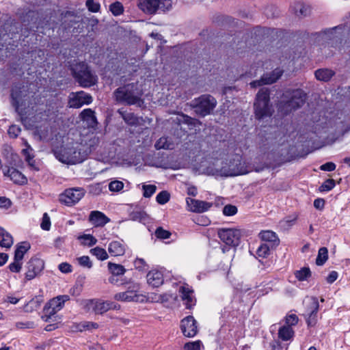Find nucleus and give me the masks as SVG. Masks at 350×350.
Listing matches in <instances>:
<instances>
[{"mask_svg":"<svg viewBox=\"0 0 350 350\" xmlns=\"http://www.w3.org/2000/svg\"><path fill=\"white\" fill-rule=\"evenodd\" d=\"M70 299L69 295H59L52 299H51L49 302L50 306H51L53 308L56 309V310H60L64 306L66 301Z\"/></svg>","mask_w":350,"mask_h":350,"instance_id":"c756f323","label":"nucleus"},{"mask_svg":"<svg viewBox=\"0 0 350 350\" xmlns=\"http://www.w3.org/2000/svg\"><path fill=\"white\" fill-rule=\"evenodd\" d=\"M44 267V261L36 257L31 258L27 263V271L25 273V278L31 280L41 273Z\"/></svg>","mask_w":350,"mask_h":350,"instance_id":"2eb2a0df","label":"nucleus"},{"mask_svg":"<svg viewBox=\"0 0 350 350\" xmlns=\"http://www.w3.org/2000/svg\"><path fill=\"white\" fill-rule=\"evenodd\" d=\"M295 9V14L298 16H306L310 12L309 7L301 3L297 4Z\"/></svg>","mask_w":350,"mask_h":350,"instance_id":"79ce46f5","label":"nucleus"},{"mask_svg":"<svg viewBox=\"0 0 350 350\" xmlns=\"http://www.w3.org/2000/svg\"><path fill=\"white\" fill-rule=\"evenodd\" d=\"M21 131V129L20 126L12 124L9 127L8 133L10 137L16 138L19 135Z\"/></svg>","mask_w":350,"mask_h":350,"instance_id":"5fc2aeb1","label":"nucleus"},{"mask_svg":"<svg viewBox=\"0 0 350 350\" xmlns=\"http://www.w3.org/2000/svg\"><path fill=\"white\" fill-rule=\"evenodd\" d=\"M184 349L185 350H200V342L195 341V342H187L185 345Z\"/></svg>","mask_w":350,"mask_h":350,"instance_id":"13d9d810","label":"nucleus"},{"mask_svg":"<svg viewBox=\"0 0 350 350\" xmlns=\"http://www.w3.org/2000/svg\"><path fill=\"white\" fill-rule=\"evenodd\" d=\"M85 330L95 329L98 327V325L96 323L85 321Z\"/></svg>","mask_w":350,"mask_h":350,"instance_id":"774afa93","label":"nucleus"},{"mask_svg":"<svg viewBox=\"0 0 350 350\" xmlns=\"http://www.w3.org/2000/svg\"><path fill=\"white\" fill-rule=\"evenodd\" d=\"M217 103L216 99L213 96L203 94L192 100L191 105L198 115L204 117L214 110Z\"/></svg>","mask_w":350,"mask_h":350,"instance_id":"0eeeda50","label":"nucleus"},{"mask_svg":"<svg viewBox=\"0 0 350 350\" xmlns=\"http://www.w3.org/2000/svg\"><path fill=\"white\" fill-rule=\"evenodd\" d=\"M22 264L21 260H17L14 258V262L9 265L8 269L11 272L19 273L22 269Z\"/></svg>","mask_w":350,"mask_h":350,"instance_id":"3c124183","label":"nucleus"},{"mask_svg":"<svg viewBox=\"0 0 350 350\" xmlns=\"http://www.w3.org/2000/svg\"><path fill=\"white\" fill-rule=\"evenodd\" d=\"M180 297L187 309H191L196 304V299L193 295V291L188 285L181 286L179 288Z\"/></svg>","mask_w":350,"mask_h":350,"instance_id":"6ab92c4d","label":"nucleus"},{"mask_svg":"<svg viewBox=\"0 0 350 350\" xmlns=\"http://www.w3.org/2000/svg\"><path fill=\"white\" fill-rule=\"evenodd\" d=\"M27 96V91L21 85H14L12 87L10 91L11 104L21 118L25 115V112L22 107L25 105V98Z\"/></svg>","mask_w":350,"mask_h":350,"instance_id":"1a4fd4ad","label":"nucleus"},{"mask_svg":"<svg viewBox=\"0 0 350 350\" xmlns=\"http://www.w3.org/2000/svg\"><path fill=\"white\" fill-rule=\"evenodd\" d=\"M30 248V245L28 243L24 242L18 245L16 249L14 252V257L15 260L22 261L25 254L29 250Z\"/></svg>","mask_w":350,"mask_h":350,"instance_id":"2f4dec72","label":"nucleus"},{"mask_svg":"<svg viewBox=\"0 0 350 350\" xmlns=\"http://www.w3.org/2000/svg\"><path fill=\"white\" fill-rule=\"evenodd\" d=\"M180 328L184 336L193 337L198 333L197 321L193 316H187L181 321Z\"/></svg>","mask_w":350,"mask_h":350,"instance_id":"f3484780","label":"nucleus"},{"mask_svg":"<svg viewBox=\"0 0 350 350\" xmlns=\"http://www.w3.org/2000/svg\"><path fill=\"white\" fill-rule=\"evenodd\" d=\"M57 312H58V310H56V309L53 308L49 303H47L43 308L44 315L42 316V319L44 321H48L49 319Z\"/></svg>","mask_w":350,"mask_h":350,"instance_id":"4c0bfd02","label":"nucleus"},{"mask_svg":"<svg viewBox=\"0 0 350 350\" xmlns=\"http://www.w3.org/2000/svg\"><path fill=\"white\" fill-rule=\"evenodd\" d=\"M89 221L95 226H104L110 219L103 213L93 211L90 213Z\"/></svg>","mask_w":350,"mask_h":350,"instance_id":"412c9836","label":"nucleus"},{"mask_svg":"<svg viewBox=\"0 0 350 350\" xmlns=\"http://www.w3.org/2000/svg\"><path fill=\"white\" fill-rule=\"evenodd\" d=\"M108 251L113 256H120L124 254L126 246L123 241H113L109 244Z\"/></svg>","mask_w":350,"mask_h":350,"instance_id":"5701e85b","label":"nucleus"},{"mask_svg":"<svg viewBox=\"0 0 350 350\" xmlns=\"http://www.w3.org/2000/svg\"><path fill=\"white\" fill-rule=\"evenodd\" d=\"M219 161L210 163L207 167L203 169V174L208 176H224L223 174V165L218 164Z\"/></svg>","mask_w":350,"mask_h":350,"instance_id":"393cba45","label":"nucleus"},{"mask_svg":"<svg viewBox=\"0 0 350 350\" xmlns=\"http://www.w3.org/2000/svg\"><path fill=\"white\" fill-rule=\"evenodd\" d=\"M335 75V72L328 68H320L314 72L315 77L321 81H328Z\"/></svg>","mask_w":350,"mask_h":350,"instance_id":"cd10ccee","label":"nucleus"},{"mask_svg":"<svg viewBox=\"0 0 350 350\" xmlns=\"http://www.w3.org/2000/svg\"><path fill=\"white\" fill-rule=\"evenodd\" d=\"M12 206L11 200L6 197H0V208H9Z\"/></svg>","mask_w":350,"mask_h":350,"instance_id":"052dcab7","label":"nucleus"},{"mask_svg":"<svg viewBox=\"0 0 350 350\" xmlns=\"http://www.w3.org/2000/svg\"><path fill=\"white\" fill-rule=\"evenodd\" d=\"M270 93L268 88L259 90L254 104L255 116L257 119L269 117L272 114V105L270 103Z\"/></svg>","mask_w":350,"mask_h":350,"instance_id":"20e7f679","label":"nucleus"},{"mask_svg":"<svg viewBox=\"0 0 350 350\" xmlns=\"http://www.w3.org/2000/svg\"><path fill=\"white\" fill-rule=\"evenodd\" d=\"M33 154H27L26 157V161L28 163V164L34 170L38 171L39 169L36 167L35 165V161L33 159Z\"/></svg>","mask_w":350,"mask_h":350,"instance_id":"338daca9","label":"nucleus"},{"mask_svg":"<svg viewBox=\"0 0 350 350\" xmlns=\"http://www.w3.org/2000/svg\"><path fill=\"white\" fill-rule=\"evenodd\" d=\"M79 265L83 267L90 269L92 267V262L88 256H83L77 258Z\"/></svg>","mask_w":350,"mask_h":350,"instance_id":"a18cd8bd","label":"nucleus"},{"mask_svg":"<svg viewBox=\"0 0 350 350\" xmlns=\"http://www.w3.org/2000/svg\"><path fill=\"white\" fill-rule=\"evenodd\" d=\"M338 274L336 271H332L329 273L327 277V282L329 284H332L338 278Z\"/></svg>","mask_w":350,"mask_h":350,"instance_id":"0e129e2a","label":"nucleus"},{"mask_svg":"<svg viewBox=\"0 0 350 350\" xmlns=\"http://www.w3.org/2000/svg\"><path fill=\"white\" fill-rule=\"evenodd\" d=\"M308 306L307 308L308 318L306 322L308 326L312 327L316 325L317 322V312L319 308L318 299L312 297L308 299Z\"/></svg>","mask_w":350,"mask_h":350,"instance_id":"a211bd4d","label":"nucleus"},{"mask_svg":"<svg viewBox=\"0 0 350 350\" xmlns=\"http://www.w3.org/2000/svg\"><path fill=\"white\" fill-rule=\"evenodd\" d=\"M154 147L157 150H172L174 147V144L169 137H161L156 142Z\"/></svg>","mask_w":350,"mask_h":350,"instance_id":"c85d7f7f","label":"nucleus"},{"mask_svg":"<svg viewBox=\"0 0 350 350\" xmlns=\"http://www.w3.org/2000/svg\"><path fill=\"white\" fill-rule=\"evenodd\" d=\"M142 189L144 197L150 198L155 193L157 187L153 185H143Z\"/></svg>","mask_w":350,"mask_h":350,"instance_id":"c03bdc74","label":"nucleus"},{"mask_svg":"<svg viewBox=\"0 0 350 350\" xmlns=\"http://www.w3.org/2000/svg\"><path fill=\"white\" fill-rule=\"evenodd\" d=\"M83 196L84 191L81 188L68 189L59 195V201L67 206H72L78 202Z\"/></svg>","mask_w":350,"mask_h":350,"instance_id":"f8f14e48","label":"nucleus"},{"mask_svg":"<svg viewBox=\"0 0 350 350\" xmlns=\"http://www.w3.org/2000/svg\"><path fill=\"white\" fill-rule=\"evenodd\" d=\"M170 195L167 191H162L156 197V200L159 204H165L170 200Z\"/></svg>","mask_w":350,"mask_h":350,"instance_id":"37998d69","label":"nucleus"},{"mask_svg":"<svg viewBox=\"0 0 350 350\" xmlns=\"http://www.w3.org/2000/svg\"><path fill=\"white\" fill-rule=\"evenodd\" d=\"M7 174L15 184L23 185L27 183L26 176L14 167L8 169Z\"/></svg>","mask_w":350,"mask_h":350,"instance_id":"b1692460","label":"nucleus"},{"mask_svg":"<svg viewBox=\"0 0 350 350\" xmlns=\"http://www.w3.org/2000/svg\"><path fill=\"white\" fill-rule=\"evenodd\" d=\"M143 91L137 83H131L119 87L113 92L116 100L128 105L142 107L144 100L142 98Z\"/></svg>","mask_w":350,"mask_h":350,"instance_id":"f03ea898","label":"nucleus"},{"mask_svg":"<svg viewBox=\"0 0 350 350\" xmlns=\"http://www.w3.org/2000/svg\"><path fill=\"white\" fill-rule=\"evenodd\" d=\"M298 317L295 314L287 315L286 317V326L295 325L298 323Z\"/></svg>","mask_w":350,"mask_h":350,"instance_id":"4d7b16f0","label":"nucleus"},{"mask_svg":"<svg viewBox=\"0 0 350 350\" xmlns=\"http://www.w3.org/2000/svg\"><path fill=\"white\" fill-rule=\"evenodd\" d=\"M90 253L100 260H107L109 257L106 250L100 247H96L90 250Z\"/></svg>","mask_w":350,"mask_h":350,"instance_id":"c9c22d12","label":"nucleus"},{"mask_svg":"<svg viewBox=\"0 0 350 350\" xmlns=\"http://www.w3.org/2000/svg\"><path fill=\"white\" fill-rule=\"evenodd\" d=\"M155 235L158 239H166L170 237L171 232L168 230H164L161 227H159L155 230Z\"/></svg>","mask_w":350,"mask_h":350,"instance_id":"de8ad7c7","label":"nucleus"},{"mask_svg":"<svg viewBox=\"0 0 350 350\" xmlns=\"http://www.w3.org/2000/svg\"><path fill=\"white\" fill-rule=\"evenodd\" d=\"M82 119L87 122L88 126L90 128H95L98 124L94 111L91 109H85L81 113Z\"/></svg>","mask_w":350,"mask_h":350,"instance_id":"a878e982","label":"nucleus"},{"mask_svg":"<svg viewBox=\"0 0 350 350\" xmlns=\"http://www.w3.org/2000/svg\"><path fill=\"white\" fill-rule=\"evenodd\" d=\"M85 5L88 10L92 12H98L100 8V4L94 0H87Z\"/></svg>","mask_w":350,"mask_h":350,"instance_id":"864d4df0","label":"nucleus"},{"mask_svg":"<svg viewBox=\"0 0 350 350\" xmlns=\"http://www.w3.org/2000/svg\"><path fill=\"white\" fill-rule=\"evenodd\" d=\"M109 10L114 16H120L124 12V7L120 2L116 1L110 5Z\"/></svg>","mask_w":350,"mask_h":350,"instance_id":"58836bf2","label":"nucleus"},{"mask_svg":"<svg viewBox=\"0 0 350 350\" xmlns=\"http://www.w3.org/2000/svg\"><path fill=\"white\" fill-rule=\"evenodd\" d=\"M259 235L262 240L267 242L273 243V245H278L279 243V239L277 234L271 230L262 231Z\"/></svg>","mask_w":350,"mask_h":350,"instance_id":"473e14b6","label":"nucleus"},{"mask_svg":"<svg viewBox=\"0 0 350 350\" xmlns=\"http://www.w3.org/2000/svg\"><path fill=\"white\" fill-rule=\"evenodd\" d=\"M78 239L83 240L81 243L83 245H87L88 247L93 246L97 243V239L91 234H84L79 236Z\"/></svg>","mask_w":350,"mask_h":350,"instance_id":"e433bc0d","label":"nucleus"},{"mask_svg":"<svg viewBox=\"0 0 350 350\" xmlns=\"http://www.w3.org/2000/svg\"><path fill=\"white\" fill-rule=\"evenodd\" d=\"M148 283L152 287H159L163 283V273L157 270L149 271L146 275Z\"/></svg>","mask_w":350,"mask_h":350,"instance_id":"4be33fe9","label":"nucleus"},{"mask_svg":"<svg viewBox=\"0 0 350 350\" xmlns=\"http://www.w3.org/2000/svg\"><path fill=\"white\" fill-rule=\"evenodd\" d=\"M124 187V183L120 180L111 181L109 185V189L111 191H120Z\"/></svg>","mask_w":350,"mask_h":350,"instance_id":"603ef678","label":"nucleus"},{"mask_svg":"<svg viewBox=\"0 0 350 350\" xmlns=\"http://www.w3.org/2000/svg\"><path fill=\"white\" fill-rule=\"evenodd\" d=\"M118 113L129 125L135 126L139 123L138 118L133 112H128L122 108L118 110Z\"/></svg>","mask_w":350,"mask_h":350,"instance_id":"bb28decb","label":"nucleus"},{"mask_svg":"<svg viewBox=\"0 0 350 350\" xmlns=\"http://www.w3.org/2000/svg\"><path fill=\"white\" fill-rule=\"evenodd\" d=\"M306 95L301 90H287L279 104V110L284 115L300 108L306 102Z\"/></svg>","mask_w":350,"mask_h":350,"instance_id":"7ed1b4c3","label":"nucleus"},{"mask_svg":"<svg viewBox=\"0 0 350 350\" xmlns=\"http://www.w3.org/2000/svg\"><path fill=\"white\" fill-rule=\"evenodd\" d=\"M186 202L188 210L195 213L205 212L212 206V203L193 199L191 198H187Z\"/></svg>","mask_w":350,"mask_h":350,"instance_id":"aec40b11","label":"nucleus"},{"mask_svg":"<svg viewBox=\"0 0 350 350\" xmlns=\"http://www.w3.org/2000/svg\"><path fill=\"white\" fill-rule=\"evenodd\" d=\"M283 74V70L280 68H275L272 72L264 74L260 79L255 80L250 83V85L256 88L265 84H272L279 79Z\"/></svg>","mask_w":350,"mask_h":350,"instance_id":"4468645a","label":"nucleus"},{"mask_svg":"<svg viewBox=\"0 0 350 350\" xmlns=\"http://www.w3.org/2000/svg\"><path fill=\"white\" fill-rule=\"evenodd\" d=\"M73 77L81 86L89 88L96 84L97 77L90 70L85 62H79L71 67Z\"/></svg>","mask_w":350,"mask_h":350,"instance_id":"39448f33","label":"nucleus"},{"mask_svg":"<svg viewBox=\"0 0 350 350\" xmlns=\"http://www.w3.org/2000/svg\"><path fill=\"white\" fill-rule=\"evenodd\" d=\"M135 268L140 271L148 269V265L143 258H137L134 261Z\"/></svg>","mask_w":350,"mask_h":350,"instance_id":"09e8293b","label":"nucleus"},{"mask_svg":"<svg viewBox=\"0 0 350 350\" xmlns=\"http://www.w3.org/2000/svg\"><path fill=\"white\" fill-rule=\"evenodd\" d=\"M139 289V286L138 284H131L126 291L116 293L114 295V299L118 301L126 302L139 301L140 298L142 297L143 296L137 293Z\"/></svg>","mask_w":350,"mask_h":350,"instance_id":"9b49d317","label":"nucleus"},{"mask_svg":"<svg viewBox=\"0 0 350 350\" xmlns=\"http://www.w3.org/2000/svg\"><path fill=\"white\" fill-rule=\"evenodd\" d=\"M13 244V238L9 232L3 234L2 240L0 241V245L2 247L10 248Z\"/></svg>","mask_w":350,"mask_h":350,"instance_id":"ea45409f","label":"nucleus"},{"mask_svg":"<svg viewBox=\"0 0 350 350\" xmlns=\"http://www.w3.org/2000/svg\"><path fill=\"white\" fill-rule=\"evenodd\" d=\"M138 8L145 14L166 12L172 8V0H137Z\"/></svg>","mask_w":350,"mask_h":350,"instance_id":"423d86ee","label":"nucleus"},{"mask_svg":"<svg viewBox=\"0 0 350 350\" xmlns=\"http://www.w3.org/2000/svg\"><path fill=\"white\" fill-rule=\"evenodd\" d=\"M293 336L294 331L290 326L283 325L278 330V337L284 341L291 340Z\"/></svg>","mask_w":350,"mask_h":350,"instance_id":"7c9ffc66","label":"nucleus"},{"mask_svg":"<svg viewBox=\"0 0 350 350\" xmlns=\"http://www.w3.org/2000/svg\"><path fill=\"white\" fill-rule=\"evenodd\" d=\"M88 146L78 143H70L57 147L53 152L57 159L66 164H76L83 162L88 154L94 150V144L98 142V138L94 137L90 140Z\"/></svg>","mask_w":350,"mask_h":350,"instance_id":"f257e3e1","label":"nucleus"},{"mask_svg":"<svg viewBox=\"0 0 350 350\" xmlns=\"http://www.w3.org/2000/svg\"><path fill=\"white\" fill-rule=\"evenodd\" d=\"M237 213V208L236 206L228 204L223 208V213L226 216H232Z\"/></svg>","mask_w":350,"mask_h":350,"instance_id":"6e6d98bb","label":"nucleus"},{"mask_svg":"<svg viewBox=\"0 0 350 350\" xmlns=\"http://www.w3.org/2000/svg\"><path fill=\"white\" fill-rule=\"evenodd\" d=\"M335 163L332 162H327L325 164L321 165L320 169L323 171L332 172L336 169Z\"/></svg>","mask_w":350,"mask_h":350,"instance_id":"680f3d73","label":"nucleus"},{"mask_svg":"<svg viewBox=\"0 0 350 350\" xmlns=\"http://www.w3.org/2000/svg\"><path fill=\"white\" fill-rule=\"evenodd\" d=\"M218 236L227 245L235 247L239 243L241 234L237 229L221 228L218 230Z\"/></svg>","mask_w":350,"mask_h":350,"instance_id":"9d476101","label":"nucleus"},{"mask_svg":"<svg viewBox=\"0 0 350 350\" xmlns=\"http://www.w3.org/2000/svg\"><path fill=\"white\" fill-rule=\"evenodd\" d=\"M92 101V97L83 91L72 93L69 99V106L72 108H80L83 105H88Z\"/></svg>","mask_w":350,"mask_h":350,"instance_id":"dca6fc26","label":"nucleus"},{"mask_svg":"<svg viewBox=\"0 0 350 350\" xmlns=\"http://www.w3.org/2000/svg\"><path fill=\"white\" fill-rule=\"evenodd\" d=\"M224 176H236L245 174L250 172L248 166L241 161V156L234 155L228 163H223Z\"/></svg>","mask_w":350,"mask_h":350,"instance_id":"6e6552de","label":"nucleus"},{"mask_svg":"<svg viewBox=\"0 0 350 350\" xmlns=\"http://www.w3.org/2000/svg\"><path fill=\"white\" fill-rule=\"evenodd\" d=\"M311 275V272L309 268L304 267L295 273V277L299 281H304L306 280Z\"/></svg>","mask_w":350,"mask_h":350,"instance_id":"a19ab883","label":"nucleus"},{"mask_svg":"<svg viewBox=\"0 0 350 350\" xmlns=\"http://www.w3.org/2000/svg\"><path fill=\"white\" fill-rule=\"evenodd\" d=\"M335 186V181L334 179H327L319 187L321 191H329L332 190Z\"/></svg>","mask_w":350,"mask_h":350,"instance_id":"49530a36","label":"nucleus"},{"mask_svg":"<svg viewBox=\"0 0 350 350\" xmlns=\"http://www.w3.org/2000/svg\"><path fill=\"white\" fill-rule=\"evenodd\" d=\"M108 269L113 275H122L126 272V269L121 265L108 262Z\"/></svg>","mask_w":350,"mask_h":350,"instance_id":"72a5a7b5","label":"nucleus"},{"mask_svg":"<svg viewBox=\"0 0 350 350\" xmlns=\"http://www.w3.org/2000/svg\"><path fill=\"white\" fill-rule=\"evenodd\" d=\"M297 219V215H292L286 217L283 221L282 223L284 224L286 226H291L293 225V222Z\"/></svg>","mask_w":350,"mask_h":350,"instance_id":"69168bd1","label":"nucleus"},{"mask_svg":"<svg viewBox=\"0 0 350 350\" xmlns=\"http://www.w3.org/2000/svg\"><path fill=\"white\" fill-rule=\"evenodd\" d=\"M113 303L104 301L100 299H89L85 301L84 308L90 312L93 311L96 314H103L113 308Z\"/></svg>","mask_w":350,"mask_h":350,"instance_id":"ddd939ff","label":"nucleus"},{"mask_svg":"<svg viewBox=\"0 0 350 350\" xmlns=\"http://www.w3.org/2000/svg\"><path fill=\"white\" fill-rule=\"evenodd\" d=\"M51 226L50 218L47 213H44L42 217V221L41 223V228L44 230H49Z\"/></svg>","mask_w":350,"mask_h":350,"instance_id":"bf43d9fd","label":"nucleus"},{"mask_svg":"<svg viewBox=\"0 0 350 350\" xmlns=\"http://www.w3.org/2000/svg\"><path fill=\"white\" fill-rule=\"evenodd\" d=\"M328 258V250L326 247H323L319 250L318 256L316 259V264L318 266H322L325 264Z\"/></svg>","mask_w":350,"mask_h":350,"instance_id":"f704fd0d","label":"nucleus"},{"mask_svg":"<svg viewBox=\"0 0 350 350\" xmlns=\"http://www.w3.org/2000/svg\"><path fill=\"white\" fill-rule=\"evenodd\" d=\"M59 269L65 273H70L72 271V266L67 262H62L59 265Z\"/></svg>","mask_w":350,"mask_h":350,"instance_id":"e2e57ef3","label":"nucleus"},{"mask_svg":"<svg viewBox=\"0 0 350 350\" xmlns=\"http://www.w3.org/2000/svg\"><path fill=\"white\" fill-rule=\"evenodd\" d=\"M256 253L260 257L265 258L269 254V246L267 243L261 244L258 247Z\"/></svg>","mask_w":350,"mask_h":350,"instance_id":"8fccbe9b","label":"nucleus"}]
</instances>
